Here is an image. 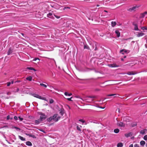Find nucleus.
I'll return each instance as SVG.
<instances>
[{
	"label": "nucleus",
	"mask_w": 147,
	"mask_h": 147,
	"mask_svg": "<svg viewBox=\"0 0 147 147\" xmlns=\"http://www.w3.org/2000/svg\"><path fill=\"white\" fill-rule=\"evenodd\" d=\"M96 97L94 96H87L85 97V98L83 100L86 101L88 102H91L93 101Z\"/></svg>",
	"instance_id": "f257e3e1"
},
{
	"label": "nucleus",
	"mask_w": 147,
	"mask_h": 147,
	"mask_svg": "<svg viewBox=\"0 0 147 147\" xmlns=\"http://www.w3.org/2000/svg\"><path fill=\"white\" fill-rule=\"evenodd\" d=\"M38 114L40 115V119L42 121L45 119L47 117V115L42 112H39Z\"/></svg>",
	"instance_id": "f03ea898"
},
{
	"label": "nucleus",
	"mask_w": 147,
	"mask_h": 147,
	"mask_svg": "<svg viewBox=\"0 0 147 147\" xmlns=\"http://www.w3.org/2000/svg\"><path fill=\"white\" fill-rule=\"evenodd\" d=\"M57 114H55L53 116L50 117L47 119V121H50L53 120L55 122L56 120V118L57 116Z\"/></svg>",
	"instance_id": "7ed1b4c3"
},
{
	"label": "nucleus",
	"mask_w": 147,
	"mask_h": 147,
	"mask_svg": "<svg viewBox=\"0 0 147 147\" xmlns=\"http://www.w3.org/2000/svg\"><path fill=\"white\" fill-rule=\"evenodd\" d=\"M109 16L108 11L106 10H104L102 12V17L103 18H107Z\"/></svg>",
	"instance_id": "20e7f679"
},
{
	"label": "nucleus",
	"mask_w": 147,
	"mask_h": 147,
	"mask_svg": "<svg viewBox=\"0 0 147 147\" xmlns=\"http://www.w3.org/2000/svg\"><path fill=\"white\" fill-rule=\"evenodd\" d=\"M139 7V6H135L133 7H131L129 9L127 10L128 11L130 12L132 11H135L136 9H138Z\"/></svg>",
	"instance_id": "39448f33"
},
{
	"label": "nucleus",
	"mask_w": 147,
	"mask_h": 147,
	"mask_svg": "<svg viewBox=\"0 0 147 147\" xmlns=\"http://www.w3.org/2000/svg\"><path fill=\"white\" fill-rule=\"evenodd\" d=\"M117 125L120 127H124L125 124L122 122H118L117 124Z\"/></svg>",
	"instance_id": "423d86ee"
},
{
	"label": "nucleus",
	"mask_w": 147,
	"mask_h": 147,
	"mask_svg": "<svg viewBox=\"0 0 147 147\" xmlns=\"http://www.w3.org/2000/svg\"><path fill=\"white\" fill-rule=\"evenodd\" d=\"M108 66L111 67H118L119 65H117L116 63L108 64Z\"/></svg>",
	"instance_id": "0eeeda50"
},
{
	"label": "nucleus",
	"mask_w": 147,
	"mask_h": 147,
	"mask_svg": "<svg viewBox=\"0 0 147 147\" xmlns=\"http://www.w3.org/2000/svg\"><path fill=\"white\" fill-rule=\"evenodd\" d=\"M132 135L133 133L132 132H129V133H126L125 134V136L127 138L131 136Z\"/></svg>",
	"instance_id": "6e6552de"
},
{
	"label": "nucleus",
	"mask_w": 147,
	"mask_h": 147,
	"mask_svg": "<svg viewBox=\"0 0 147 147\" xmlns=\"http://www.w3.org/2000/svg\"><path fill=\"white\" fill-rule=\"evenodd\" d=\"M124 52L125 53H127V52H128V53H129V51L125 49H123L121 50L120 51V52L122 54L124 55V53H123L122 52Z\"/></svg>",
	"instance_id": "1a4fd4ad"
},
{
	"label": "nucleus",
	"mask_w": 147,
	"mask_h": 147,
	"mask_svg": "<svg viewBox=\"0 0 147 147\" xmlns=\"http://www.w3.org/2000/svg\"><path fill=\"white\" fill-rule=\"evenodd\" d=\"M144 34L142 32H138V34L136 35L137 37H139L144 36Z\"/></svg>",
	"instance_id": "9d476101"
},
{
	"label": "nucleus",
	"mask_w": 147,
	"mask_h": 147,
	"mask_svg": "<svg viewBox=\"0 0 147 147\" xmlns=\"http://www.w3.org/2000/svg\"><path fill=\"white\" fill-rule=\"evenodd\" d=\"M32 96L34 97H36L37 98H41V96L38 95V94H32Z\"/></svg>",
	"instance_id": "9b49d317"
},
{
	"label": "nucleus",
	"mask_w": 147,
	"mask_h": 147,
	"mask_svg": "<svg viewBox=\"0 0 147 147\" xmlns=\"http://www.w3.org/2000/svg\"><path fill=\"white\" fill-rule=\"evenodd\" d=\"M123 120L125 122H129V119L127 117H123Z\"/></svg>",
	"instance_id": "f8f14e48"
},
{
	"label": "nucleus",
	"mask_w": 147,
	"mask_h": 147,
	"mask_svg": "<svg viewBox=\"0 0 147 147\" xmlns=\"http://www.w3.org/2000/svg\"><path fill=\"white\" fill-rule=\"evenodd\" d=\"M13 52L11 48H9L7 53V55H9L11 54Z\"/></svg>",
	"instance_id": "ddd939ff"
},
{
	"label": "nucleus",
	"mask_w": 147,
	"mask_h": 147,
	"mask_svg": "<svg viewBox=\"0 0 147 147\" xmlns=\"http://www.w3.org/2000/svg\"><path fill=\"white\" fill-rule=\"evenodd\" d=\"M136 73L134 72V71H128L127 72V74L129 75H134L136 74Z\"/></svg>",
	"instance_id": "4468645a"
},
{
	"label": "nucleus",
	"mask_w": 147,
	"mask_h": 147,
	"mask_svg": "<svg viewBox=\"0 0 147 147\" xmlns=\"http://www.w3.org/2000/svg\"><path fill=\"white\" fill-rule=\"evenodd\" d=\"M25 134L26 135L28 136L29 137H31L34 138H36L35 136L34 135H32L31 134H29L27 133H25Z\"/></svg>",
	"instance_id": "2eb2a0df"
},
{
	"label": "nucleus",
	"mask_w": 147,
	"mask_h": 147,
	"mask_svg": "<svg viewBox=\"0 0 147 147\" xmlns=\"http://www.w3.org/2000/svg\"><path fill=\"white\" fill-rule=\"evenodd\" d=\"M115 33L116 34L117 37H119L120 36V32L118 30H116L115 31Z\"/></svg>",
	"instance_id": "dca6fc26"
},
{
	"label": "nucleus",
	"mask_w": 147,
	"mask_h": 147,
	"mask_svg": "<svg viewBox=\"0 0 147 147\" xmlns=\"http://www.w3.org/2000/svg\"><path fill=\"white\" fill-rule=\"evenodd\" d=\"M64 113V110L62 108L60 112V113L61 116H63Z\"/></svg>",
	"instance_id": "f3484780"
},
{
	"label": "nucleus",
	"mask_w": 147,
	"mask_h": 147,
	"mask_svg": "<svg viewBox=\"0 0 147 147\" xmlns=\"http://www.w3.org/2000/svg\"><path fill=\"white\" fill-rule=\"evenodd\" d=\"M26 144L28 146H31L32 145V144L30 141H27L26 142Z\"/></svg>",
	"instance_id": "a211bd4d"
},
{
	"label": "nucleus",
	"mask_w": 147,
	"mask_h": 147,
	"mask_svg": "<svg viewBox=\"0 0 147 147\" xmlns=\"http://www.w3.org/2000/svg\"><path fill=\"white\" fill-rule=\"evenodd\" d=\"M41 121H42L41 120H40V119H38L37 120H36L35 121V123L37 125L38 124L40 123Z\"/></svg>",
	"instance_id": "6ab92c4d"
},
{
	"label": "nucleus",
	"mask_w": 147,
	"mask_h": 147,
	"mask_svg": "<svg viewBox=\"0 0 147 147\" xmlns=\"http://www.w3.org/2000/svg\"><path fill=\"white\" fill-rule=\"evenodd\" d=\"M117 24V23L115 22H111V26L113 27H114Z\"/></svg>",
	"instance_id": "aec40b11"
},
{
	"label": "nucleus",
	"mask_w": 147,
	"mask_h": 147,
	"mask_svg": "<svg viewBox=\"0 0 147 147\" xmlns=\"http://www.w3.org/2000/svg\"><path fill=\"white\" fill-rule=\"evenodd\" d=\"M18 137L22 141H24L26 140L25 138H24L23 137H22L20 136H18Z\"/></svg>",
	"instance_id": "412c9836"
},
{
	"label": "nucleus",
	"mask_w": 147,
	"mask_h": 147,
	"mask_svg": "<svg viewBox=\"0 0 147 147\" xmlns=\"http://www.w3.org/2000/svg\"><path fill=\"white\" fill-rule=\"evenodd\" d=\"M123 144L122 143H118L117 146V147H122L123 146Z\"/></svg>",
	"instance_id": "4be33fe9"
},
{
	"label": "nucleus",
	"mask_w": 147,
	"mask_h": 147,
	"mask_svg": "<svg viewBox=\"0 0 147 147\" xmlns=\"http://www.w3.org/2000/svg\"><path fill=\"white\" fill-rule=\"evenodd\" d=\"M145 144V142L144 141H141L140 142V144L141 145L143 146H144Z\"/></svg>",
	"instance_id": "5701e85b"
},
{
	"label": "nucleus",
	"mask_w": 147,
	"mask_h": 147,
	"mask_svg": "<svg viewBox=\"0 0 147 147\" xmlns=\"http://www.w3.org/2000/svg\"><path fill=\"white\" fill-rule=\"evenodd\" d=\"M84 49H90V48L89 46L87 45H84Z\"/></svg>",
	"instance_id": "b1692460"
},
{
	"label": "nucleus",
	"mask_w": 147,
	"mask_h": 147,
	"mask_svg": "<svg viewBox=\"0 0 147 147\" xmlns=\"http://www.w3.org/2000/svg\"><path fill=\"white\" fill-rule=\"evenodd\" d=\"M32 77L31 76H29L28 77H27L26 78V79L27 80H28L29 81H31L32 80Z\"/></svg>",
	"instance_id": "393cba45"
},
{
	"label": "nucleus",
	"mask_w": 147,
	"mask_h": 147,
	"mask_svg": "<svg viewBox=\"0 0 147 147\" xmlns=\"http://www.w3.org/2000/svg\"><path fill=\"white\" fill-rule=\"evenodd\" d=\"M119 130L118 129H115L114 130V132L116 133H118L119 132Z\"/></svg>",
	"instance_id": "a878e982"
},
{
	"label": "nucleus",
	"mask_w": 147,
	"mask_h": 147,
	"mask_svg": "<svg viewBox=\"0 0 147 147\" xmlns=\"http://www.w3.org/2000/svg\"><path fill=\"white\" fill-rule=\"evenodd\" d=\"M64 94L65 96H70L72 95L71 93L68 94V93L67 92H65Z\"/></svg>",
	"instance_id": "bb28decb"
},
{
	"label": "nucleus",
	"mask_w": 147,
	"mask_h": 147,
	"mask_svg": "<svg viewBox=\"0 0 147 147\" xmlns=\"http://www.w3.org/2000/svg\"><path fill=\"white\" fill-rule=\"evenodd\" d=\"M146 129L142 130L140 132V133L141 134H144L145 133Z\"/></svg>",
	"instance_id": "cd10ccee"
},
{
	"label": "nucleus",
	"mask_w": 147,
	"mask_h": 147,
	"mask_svg": "<svg viewBox=\"0 0 147 147\" xmlns=\"http://www.w3.org/2000/svg\"><path fill=\"white\" fill-rule=\"evenodd\" d=\"M53 14L52 13H49L47 15V17L48 18H51V17L52 15Z\"/></svg>",
	"instance_id": "c85d7f7f"
},
{
	"label": "nucleus",
	"mask_w": 147,
	"mask_h": 147,
	"mask_svg": "<svg viewBox=\"0 0 147 147\" xmlns=\"http://www.w3.org/2000/svg\"><path fill=\"white\" fill-rule=\"evenodd\" d=\"M79 121L82 122L83 123H85V125L86 124V123L84 120L82 119H80L79 120Z\"/></svg>",
	"instance_id": "c756f323"
},
{
	"label": "nucleus",
	"mask_w": 147,
	"mask_h": 147,
	"mask_svg": "<svg viewBox=\"0 0 147 147\" xmlns=\"http://www.w3.org/2000/svg\"><path fill=\"white\" fill-rule=\"evenodd\" d=\"M134 30H138V26L137 24L135 25Z\"/></svg>",
	"instance_id": "7c9ffc66"
},
{
	"label": "nucleus",
	"mask_w": 147,
	"mask_h": 147,
	"mask_svg": "<svg viewBox=\"0 0 147 147\" xmlns=\"http://www.w3.org/2000/svg\"><path fill=\"white\" fill-rule=\"evenodd\" d=\"M145 16L144 15V14H143V13H141L140 14V18H144Z\"/></svg>",
	"instance_id": "2f4dec72"
},
{
	"label": "nucleus",
	"mask_w": 147,
	"mask_h": 147,
	"mask_svg": "<svg viewBox=\"0 0 147 147\" xmlns=\"http://www.w3.org/2000/svg\"><path fill=\"white\" fill-rule=\"evenodd\" d=\"M40 85L41 86H43L45 88H46L47 87V85H45L43 83H40Z\"/></svg>",
	"instance_id": "473e14b6"
},
{
	"label": "nucleus",
	"mask_w": 147,
	"mask_h": 147,
	"mask_svg": "<svg viewBox=\"0 0 147 147\" xmlns=\"http://www.w3.org/2000/svg\"><path fill=\"white\" fill-rule=\"evenodd\" d=\"M82 126H80V127L77 126V129L79 131H81V129H80V127H81Z\"/></svg>",
	"instance_id": "72a5a7b5"
},
{
	"label": "nucleus",
	"mask_w": 147,
	"mask_h": 147,
	"mask_svg": "<svg viewBox=\"0 0 147 147\" xmlns=\"http://www.w3.org/2000/svg\"><path fill=\"white\" fill-rule=\"evenodd\" d=\"M141 28L142 30H147V27L146 26H144V27H142Z\"/></svg>",
	"instance_id": "f704fd0d"
},
{
	"label": "nucleus",
	"mask_w": 147,
	"mask_h": 147,
	"mask_svg": "<svg viewBox=\"0 0 147 147\" xmlns=\"http://www.w3.org/2000/svg\"><path fill=\"white\" fill-rule=\"evenodd\" d=\"M54 102L53 100L52 99H50L49 100V102L50 104L53 103Z\"/></svg>",
	"instance_id": "c9c22d12"
},
{
	"label": "nucleus",
	"mask_w": 147,
	"mask_h": 147,
	"mask_svg": "<svg viewBox=\"0 0 147 147\" xmlns=\"http://www.w3.org/2000/svg\"><path fill=\"white\" fill-rule=\"evenodd\" d=\"M137 125V123H134L131 124V126L132 127H134Z\"/></svg>",
	"instance_id": "e433bc0d"
},
{
	"label": "nucleus",
	"mask_w": 147,
	"mask_h": 147,
	"mask_svg": "<svg viewBox=\"0 0 147 147\" xmlns=\"http://www.w3.org/2000/svg\"><path fill=\"white\" fill-rule=\"evenodd\" d=\"M13 128H15V129H16L18 130H20V128H18V127H15V126H13Z\"/></svg>",
	"instance_id": "4c0bfd02"
},
{
	"label": "nucleus",
	"mask_w": 147,
	"mask_h": 147,
	"mask_svg": "<svg viewBox=\"0 0 147 147\" xmlns=\"http://www.w3.org/2000/svg\"><path fill=\"white\" fill-rule=\"evenodd\" d=\"M60 118V117H58L56 118V122Z\"/></svg>",
	"instance_id": "58836bf2"
},
{
	"label": "nucleus",
	"mask_w": 147,
	"mask_h": 147,
	"mask_svg": "<svg viewBox=\"0 0 147 147\" xmlns=\"http://www.w3.org/2000/svg\"><path fill=\"white\" fill-rule=\"evenodd\" d=\"M144 139L145 140H147V135H146L144 136Z\"/></svg>",
	"instance_id": "ea45409f"
},
{
	"label": "nucleus",
	"mask_w": 147,
	"mask_h": 147,
	"mask_svg": "<svg viewBox=\"0 0 147 147\" xmlns=\"http://www.w3.org/2000/svg\"><path fill=\"white\" fill-rule=\"evenodd\" d=\"M39 99L44 100H46V99L45 97H42L41 96V98H39Z\"/></svg>",
	"instance_id": "a19ab883"
},
{
	"label": "nucleus",
	"mask_w": 147,
	"mask_h": 147,
	"mask_svg": "<svg viewBox=\"0 0 147 147\" xmlns=\"http://www.w3.org/2000/svg\"><path fill=\"white\" fill-rule=\"evenodd\" d=\"M115 95H116L115 94H112L108 95L107 96H113Z\"/></svg>",
	"instance_id": "79ce46f5"
},
{
	"label": "nucleus",
	"mask_w": 147,
	"mask_h": 147,
	"mask_svg": "<svg viewBox=\"0 0 147 147\" xmlns=\"http://www.w3.org/2000/svg\"><path fill=\"white\" fill-rule=\"evenodd\" d=\"M27 69L31 70H32V69H33V68L32 67H28Z\"/></svg>",
	"instance_id": "37998d69"
},
{
	"label": "nucleus",
	"mask_w": 147,
	"mask_h": 147,
	"mask_svg": "<svg viewBox=\"0 0 147 147\" xmlns=\"http://www.w3.org/2000/svg\"><path fill=\"white\" fill-rule=\"evenodd\" d=\"M18 118L21 121H22L23 120V118H22V117H18Z\"/></svg>",
	"instance_id": "c03bdc74"
},
{
	"label": "nucleus",
	"mask_w": 147,
	"mask_h": 147,
	"mask_svg": "<svg viewBox=\"0 0 147 147\" xmlns=\"http://www.w3.org/2000/svg\"><path fill=\"white\" fill-rule=\"evenodd\" d=\"M38 60V61H39V59L38 58H36L34 59L33 60V61H36L37 60Z\"/></svg>",
	"instance_id": "a18cd8bd"
},
{
	"label": "nucleus",
	"mask_w": 147,
	"mask_h": 147,
	"mask_svg": "<svg viewBox=\"0 0 147 147\" xmlns=\"http://www.w3.org/2000/svg\"><path fill=\"white\" fill-rule=\"evenodd\" d=\"M134 147H139V145L137 144H136L134 145Z\"/></svg>",
	"instance_id": "49530a36"
},
{
	"label": "nucleus",
	"mask_w": 147,
	"mask_h": 147,
	"mask_svg": "<svg viewBox=\"0 0 147 147\" xmlns=\"http://www.w3.org/2000/svg\"><path fill=\"white\" fill-rule=\"evenodd\" d=\"M11 83L10 82H8L7 83V86H10V84H11Z\"/></svg>",
	"instance_id": "de8ad7c7"
},
{
	"label": "nucleus",
	"mask_w": 147,
	"mask_h": 147,
	"mask_svg": "<svg viewBox=\"0 0 147 147\" xmlns=\"http://www.w3.org/2000/svg\"><path fill=\"white\" fill-rule=\"evenodd\" d=\"M14 119L15 120H17L18 119V117L17 116H15L14 117Z\"/></svg>",
	"instance_id": "09e8293b"
},
{
	"label": "nucleus",
	"mask_w": 147,
	"mask_h": 147,
	"mask_svg": "<svg viewBox=\"0 0 147 147\" xmlns=\"http://www.w3.org/2000/svg\"><path fill=\"white\" fill-rule=\"evenodd\" d=\"M55 16L56 18L58 19L60 17L59 16H58L56 15H55Z\"/></svg>",
	"instance_id": "8fccbe9b"
},
{
	"label": "nucleus",
	"mask_w": 147,
	"mask_h": 147,
	"mask_svg": "<svg viewBox=\"0 0 147 147\" xmlns=\"http://www.w3.org/2000/svg\"><path fill=\"white\" fill-rule=\"evenodd\" d=\"M67 9H70V7H65L64 9H63V10H65V9H67Z\"/></svg>",
	"instance_id": "3c124183"
},
{
	"label": "nucleus",
	"mask_w": 147,
	"mask_h": 147,
	"mask_svg": "<svg viewBox=\"0 0 147 147\" xmlns=\"http://www.w3.org/2000/svg\"><path fill=\"white\" fill-rule=\"evenodd\" d=\"M10 116L9 115H8L7 116V120H9V119H10Z\"/></svg>",
	"instance_id": "603ef678"
},
{
	"label": "nucleus",
	"mask_w": 147,
	"mask_h": 147,
	"mask_svg": "<svg viewBox=\"0 0 147 147\" xmlns=\"http://www.w3.org/2000/svg\"><path fill=\"white\" fill-rule=\"evenodd\" d=\"M72 98V97H71L70 98H67V99L69 100V101H72V100H71V98Z\"/></svg>",
	"instance_id": "864d4df0"
},
{
	"label": "nucleus",
	"mask_w": 147,
	"mask_h": 147,
	"mask_svg": "<svg viewBox=\"0 0 147 147\" xmlns=\"http://www.w3.org/2000/svg\"><path fill=\"white\" fill-rule=\"evenodd\" d=\"M40 130L42 132H43L44 133H45V131L42 129H40Z\"/></svg>",
	"instance_id": "5fc2aeb1"
},
{
	"label": "nucleus",
	"mask_w": 147,
	"mask_h": 147,
	"mask_svg": "<svg viewBox=\"0 0 147 147\" xmlns=\"http://www.w3.org/2000/svg\"><path fill=\"white\" fill-rule=\"evenodd\" d=\"M143 14L145 16V15L146 14H147V12L146 11H145L144 12V13H143Z\"/></svg>",
	"instance_id": "6e6d98bb"
},
{
	"label": "nucleus",
	"mask_w": 147,
	"mask_h": 147,
	"mask_svg": "<svg viewBox=\"0 0 147 147\" xmlns=\"http://www.w3.org/2000/svg\"><path fill=\"white\" fill-rule=\"evenodd\" d=\"M129 147H133V144H131L129 146Z\"/></svg>",
	"instance_id": "4d7b16f0"
},
{
	"label": "nucleus",
	"mask_w": 147,
	"mask_h": 147,
	"mask_svg": "<svg viewBox=\"0 0 147 147\" xmlns=\"http://www.w3.org/2000/svg\"><path fill=\"white\" fill-rule=\"evenodd\" d=\"M76 97L77 98H80V99H82V100H83V99L82 98H80L79 96H76Z\"/></svg>",
	"instance_id": "13d9d810"
},
{
	"label": "nucleus",
	"mask_w": 147,
	"mask_h": 147,
	"mask_svg": "<svg viewBox=\"0 0 147 147\" xmlns=\"http://www.w3.org/2000/svg\"><path fill=\"white\" fill-rule=\"evenodd\" d=\"M21 82V81L20 80H17L15 82Z\"/></svg>",
	"instance_id": "bf43d9fd"
},
{
	"label": "nucleus",
	"mask_w": 147,
	"mask_h": 147,
	"mask_svg": "<svg viewBox=\"0 0 147 147\" xmlns=\"http://www.w3.org/2000/svg\"><path fill=\"white\" fill-rule=\"evenodd\" d=\"M19 91V89L18 88L16 89V92H18Z\"/></svg>",
	"instance_id": "052dcab7"
},
{
	"label": "nucleus",
	"mask_w": 147,
	"mask_h": 147,
	"mask_svg": "<svg viewBox=\"0 0 147 147\" xmlns=\"http://www.w3.org/2000/svg\"><path fill=\"white\" fill-rule=\"evenodd\" d=\"M13 80H12L11 82V83L12 84H13Z\"/></svg>",
	"instance_id": "680f3d73"
},
{
	"label": "nucleus",
	"mask_w": 147,
	"mask_h": 147,
	"mask_svg": "<svg viewBox=\"0 0 147 147\" xmlns=\"http://www.w3.org/2000/svg\"><path fill=\"white\" fill-rule=\"evenodd\" d=\"M32 70H34L35 71H36V70L35 69H34L33 68V69H32Z\"/></svg>",
	"instance_id": "e2e57ef3"
},
{
	"label": "nucleus",
	"mask_w": 147,
	"mask_h": 147,
	"mask_svg": "<svg viewBox=\"0 0 147 147\" xmlns=\"http://www.w3.org/2000/svg\"><path fill=\"white\" fill-rule=\"evenodd\" d=\"M105 108V107H102L101 108L102 109H103Z\"/></svg>",
	"instance_id": "0e129e2a"
},
{
	"label": "nucleus",
	"mask_w": 147,
	"mask_h": 147,
	"mask_svg": "<svg viewBox=\"0 0 147 147\" xmlns=\"http://www.w3.org/2000/svg\"><path fill=\"white\" fill-rule=\"evenodd\" d=\"M21 34H22V36H24V34L23 33H21Z\"/></svg>",
	"instance_id": "69168bd1"
},
{
	"label": "nucleus",
	"mask_w": 147,
	"mask_h": 147,
	"mask_svg": "<svg viewBox=\"0 0 147 147\" xmlns=\"http://www.w3.org/2000/svg\"><path fill=\"white\" fill-rule=\"evenodd\" d=\"M126 57V56H124V58H125Z\"/></svg>",
	"instance_id": "338daca9"
},
{
	"label": "nucleus",
	"mask_w": 147,
	"mask_h": 147,
	"mask_svg": "<svg viewBox=\"0 0 147 147\" xmlns=\"http://www.w3.org/2000/svg\"><path fill=\"white\" fill-rule=\"evenodd\" d=\"M146 147H147V143L146 144Z\"/></svg>",
	"instance_id": "774afa93"
}]
</instances>
